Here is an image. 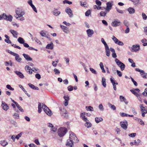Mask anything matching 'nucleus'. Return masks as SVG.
<instances>
[{"label":"nucleus","mask_w":147,"mask_h":147,"mask_svg":"<svg viewBox=\"0 0 147 147\" xmlns=\"http://www.w3.org/2000/svg\"><path fill=\"white\" fill-rule=\"evenodd\" d=\"M112 39L115 43H117V42L119 41V40L114 36H112Z\"/></svg>","instance_id":"46"},{"label":"nucleus","mask_w":147,"mask_h":147,"mask_svg":"<svg viewBox=\"0 0 147 147\" xmlns=\"http://www.w3.org/2000/svg\"><path fill=\"white\" fill-rule=\"evenodd\" d=\"M60 13V12L57 9L55 10L53 12V14L55 16H57Z\"/></svg>","instance_id":"33"},{"label":"nucleus","mask_w":147,"mask_h":147,"mask_svg":"<svg viewBox=\"0 0 147 147\" xmlns=\"http://www.w3.org/2000/svg\"><path fill=\"white\" fill-rule=\"evenodd\" d=\"M67 130L65 127H60L58 131V135L60 137L64 136L67 132Z\"/></svg>","instance_id":"2"},{"label":"nucleus","mask_w":147,"mask_h":147,"mask_svg":"<svg viewBox=\"0 0 147 147\" xmlns=\"http://www.w3.org/2000/svg\"><path fill=\"white\" fill-rule=\"evenodd\" d=\"M12 17L10 15L7 16L5 14L3 13L2 15H0V20L4 19L6 20L7 21H12Z\"/></svg>","instance_id":"4"},{"label":"nucleus","mask_w":147,"mask_h":147,"mask_svg":"<svg viewBox=\"0 0 147 147\" xmlns=\"http://www.w3.org/2000/svg\"><path fill=\"white\" fill-rule=\"evenodd\" d=\"M74 142H72V140L70 139H68L67 140V143L66 145L69 147H72L73 145Z\"/></svg>","instance_id":"19"},{"label":"nucleus","mask_w":147,"mask_h":147,"mask_svg":"<svg viewBox=\"0 0 147 147\" xmlns=\"http://www.w3.org/2000/svg\"><path fill=\"white\" fill-rule=\"evenodd\" d=\"M85 125L87 128H89L91 127V124L90 123L86 121V122L85 124Z\"/></svg>","instance_id":"42"},{"label":"nucleus","mask_w":147,"mask_h":147,"mask_svg":"<svg viewBox=\"0 0 147 147\" xmlns=\"http://www.w3.org/2000/svg\"><path fill=\"white\" fill-rule=\"evenodd\" d=\"M28 85L32 88L33 89L35 88V86L34 85L30 83H29L28 84Z\"/></svg>","instance_id":"59"},{"label":"nucleus","mask_w":147,"mask_h":147,"mask_svg":"<svg viewBox=\"0 0 147 147\" xmlns=\"http://www.w3.org/2000/svg\"><path fill=\"white\" fill-rule=\"evenodd\" d=\"M42 108L48 115L51 116L52 115V113L51 110L45 105V104L42 105Z\"/></svg>","instance_id":"5"},{"label":"nucleus","mask_w":147,"mask_h":147,"mask_svg":"<svg viewBox=\"0 0 147 147\" xmlns=\"http://www.w3.org/2000/svg\"><path fill=\"white\" fill-rule=\"evenodd\" d=\"M9 39V38L5 39V41L7 43L11 44V42Z\"/></svg>","instance_id":"63"},{"label":"nucleus","mask_w":147,"mask_h":147,"mask_svg":"<svg viewBox=\"0 0 147 147\" xmlns=\"http://www.w3.org/2000/svg\"><path fill=\"white\" fill-rule=\"evenodd\" d=\"M15 56L16 57V60L18 62H20L22 60V59L20 57L19 55L18 54Z\"/></svg>","instance_id":"38"},{"label":"nucleus","mask_w":147,"mask_h":147,"mask_svg":"<svg viewBox=\"0 0 147 147\" xmlns=\"http://www.w3.org/2000/svg\"><path fill=\"white\" fill-rule=\"evenodd\" d=\"M124 24L127 27H128L129 24L128 21L126 20H124L123 22Z\"/></svg>","instance_id":"58"},{"label":"nucleus","mask_w":147,"mask_h":147,"mask_svg":"<svg viewBox=\"0 0 147 147\" xmlns=\"http://www.w3.org/2000/svg\"><path fill=\"white\" fill-rule=\"evenodd\" d=\"M128 11L130 14H133L135 12L134 9L132 7H129L127 9Z\"/></svg>","instance_id":"30"},{"label":"nucleus","mask_w":147,"mask_h":147,"mask_svg":"<svg viewBox=\"0 0 147 147\" xmlns=\"http://www.w3.org/2000/svg\"><path fill=\"white\" fill-rule=\"evenodd\" d=\"M121 24V22L117 19H115V20L111 23L112 26L115 27L120 26Z\"/></svg>","instance_id":"9"},{"label":"nucleus","mask_w":147,"mask_h":147,"mask_svg":"<svg viewBox=\"0 0 147 147\" xmlns=\"http://www.w3.org/2000/svg\"><path fill=\"white\" fill-rule=\"evenodd\" d=\"M36 78L38 79H40L41 78V76L40 74H37L35 75Z\"/></svg>","instance_id":"62"},{"label":"nucleus","mask_w":147,"mask_h":147,"mask_svg":"<svg viewBox=\"0 0 147 147\" xmlns=\"http://www.w3.org/2000/svg\"><path fill=\"white\" fill-rule=\"evenodd\" d=\"M138 122L141 125H144V122L141 119H139L138 120Z\"/></svg>","instance_id":"53"},{"label":"nucleus","mask_w":147,"mask_h":147,"mask_svg":"<svg viewBox=\"0 0 147 147\" xmlns=\"http://www.w3.org/2000/svg\"><path fill=\"white\" fill-rule=\"evenodd\" d=\"M67 88L68 90L69 91H71L73 89V87L71 86H68Z\"/></svg>","instance_id":"64"},{"label":"nucleus","mask_w":147,"mask_h":147,"mask_svg":"<svg viewBox=\"0 0 147 147\" xmlns=\"http://www.w3.org/2000/svg\"><path fill=\"white\" fill-rule=\"evenodd\" d=\"M140 107L141 112L142 116L143 117H144L145 114L147 113V107L146 106L144 107L142 105H140Z\"/></svg>","instance_id":"6"},{"label":"nucleus","mask_w":147,"mask_h":147,"mask_svg":"<svg viewBox=\"0 0 147 147\" xmlns=\"http://www.w3.org/2000/svg\"><path fill=\"white\" fill-rule=\"evenodd\" d=\"M22 135V132L20 133L19 134H18L17 135H16L15 138L16 139L18 140L19 139V138Z\"/></svg>","instance_id":"52"},{"label":"nucleus","mask_w":147,"mask_h":147,"mask_svg":"<svg viewBox=\"0 0 147 147\" xmlns=\"http://www.w3.org/2000/svg\"><path fill=\"white\" fill-rule=\"evenodd\" d=\"M64 4L67 3L69 4H72V2L71 1H69L68 0H64L63 1Z\"/></svg>","instance_id":"49"},{"label":"nucleus","mask_w":147,"mask_h":147,"mask_svg":"<svg viewBox=\"0 0 147 147\" xmlns=\"http://www.w3.org/2000/svg\"><path fill=\"white\" fill-rule=\"evenodd\" d=\"M143 72H143L140 73L141 76L144 78H147V74L145 73L144 71Z\"/></svg>","instance_id":"37"},{"label":"nucleus","mask_w":147,"mask_h":147,"mask_svg":"<svg viewBox=\"0 0 147 147\" xmlns=\"http://www.w3.org/2000/svg\"><path fill=\"white\" fill-rule=\"evenodd\" d=\"M80 5L82 6H84L87 7L88 6V5L87 2L86 1V0H85L84 2L81 1L80 2Z\"/></svg>","instance_id":"15"},{"label":"nucleus","mask_w":147,"mask_h":147,"mask_svg":"<svg viewBox=\"0 0 147 147\" xmlns=\"http://www.w3.org/2000/svg\"><path fill=\"white\" fill-rule=\"evenodd\" d=\"M69 138L74 142V143H78L79 141V140L76 136V135L73 132H71L69 134Z\"/></svg>","instance_id":"3"},{"label":"nucleus","mask_w":147,"mask_h":147,"mask_svg":"<svg viewBox=\"0 0 147 147\" xmlns=\"http://www.w3.org/2000/svg\"><path fill=\"white\" fill-rule=\"evenodd\" d=\"M91 11L90 10H88L85 13V14L86 16H89L91 14Z\"/></svg>","instance_id":"44"},{"label":"nucleus","mask_w":147,"mask_h":147,"mask_svg":"<svg viewBox=\"0 0 147 147\" xmlns=\"http://www.w3.org/2000/svg\"><path fill=\"white\" fill-rule=\"evenodd\" d=\"M18 40V42L20 44H23L24 42V39L21 37H19Z\"/></svg>","instance_id":"36"},{"label":"nucleus","mask_w":147,"mask_h":147,"mask_svg":"<svg viewBox=\"0 0 147 147\" xmlns=\"http://www.w3.org/2000/svg\"><path fill=\"white\" fill-rule=\"evenodd\" d=\"M46 48L49 49H52L53 48V45L52 42L48 44L46 47Z\"/></svg>","instance_id":"22"},{"label":"nucleus","mask_w":147,"mask_h":147,"mask_svg":"<svg viewBox=\"0 0 147 147\" xmlns=\"http://www.w3.org/2000/svg\"><path fill=\"white\" fill-rule=\"evenodd\" d=\"M130 91L132 93L136 96H138L139 94L136 91L139 92L140 91V90L138 88H135L134 90H131Z\"/></svg>","instance_id":"14"},{"label":"nucleus","mask_w":147,"mask_h":147,"mask_svg":"<svg viewBox=\"0 0 147 147\" xmlns=\"http://www.w3.org/2000/svg\"><path fill=\"white\" fill-rule=\"evenodd\" d=\"M0 144L3 146H5L8 144V142L5 140H1L0 142Z\"/></svg>","instance_id":"27"},{"label":"nucleus","mask_w":147,"mask_h":147,"mask_svg":"<svg viewBox=\"0 0 147 147\" xmlns=\"http://www.w3.org/2000/svg\"><path fill=\"white\" fill-rule=\"evenodd\" d=\"M119 99L121 102H124L126 104H127L128 103L126 98L123 96H120Z\"/></svg>","instance_id":"21"},{"label":"nucleus","mask_w":147,"mask_h":147,"mask_svg":"<svg viewBox=\"0 0 147 147\" xmlns=\"http://www.w3.org/2000/svg\"><path fill=\"white\" fill-rule=\"evenodd\" d=\"M132 49V51L136 52L140 50V46L138 45H133Z\"/></svg>","instance_id":"11"},{"label":"nucleus","mask_w":147,"mask_h":147,"mask_svg":"<svg viewBox=\"0 0 147 147\" xmlns=\"http://www.w3.org/2000/svg\"><path fill=\"white\" fill-rule=\"evenodd\" d=\"M95 120L96 123H98L103 120V119L102 117H96L95 118Z\"/></svg>","instance_id":"29"},{"label":"nucleus","mask_w":147,"mask_h":147,"mask_svg":"<svg viewBox=\"0 0 147 147\" xmlns=\"http://www.w3.org/2000/svg\"><path fill=\"white\" fill-rule=\"evenodd\" d=\"M116 44L121 46H123L124 45L123 43L122 42L119 40L117 42V43H116Z\"/></svg>","instance_id":"60"},{"label":"nucleus","mask_w":147,"mask_h":147,"mask_svg":"<svg viewBox=\"0 0 147 147\" xmlns=\"http://www.w3.org/2000/svg\"><path fill=\"white\" fill-rule=\"evenodd\" d=\"M86 110L88 111H93L94 110L93 108L90 106H89L88 107H86Z\"/></svg>","instance_id":"40"},{"label":"nucleus","mask_w":147,"mask_h":147,"mask_svg":"<svg viewBox=\"0 0 147 147\" xmlns=\"http://www.w3.org/2000/svg\"><path fill=\"white\" fill-rule=\"evenodd\" d=\"M120 125L122 128L126 130L127 128L128 125L127 121L125 120L123 121H121L120 123Z\"/></svg>","instance_id":"8"},{"label":"nucleus","mask_w":147,"mask_h":147,"mask_svg":"<svg viewBox=\"0 0 147 147\" xmlns=\"http://www.w3.org/2000/svg\"><path fill=\"white\" fill-rule=\"evenodd\" d=\"M102 85L104 87H106V79L105 78L103 77L102 78Z\"/></svg>","instance_id":"32"},{"label":"nucleus","mask_w":147,"mask_h":147,"mask_svg":"<svg viewBox=\"0 0 147 147\" xmlns=\"http://www.w3.org/2000/svg\"><path fill=\"white\" fill-rule=\"evenodd\" d=\"M35 41L39 45H41V42L36 38L35 37L34 38Z\"/></svg>","instance_id":"48"},{"label":"nucleus","mask_w":147,"mask_h":147,"mask_svg":"<svg viewBox=\"0 0 147 147\" xmlns=\"http://www.w3.org/2000/svg\"><path fill=\"white\" fill-rule=\"evenodd\" d=\"M40 34L42 36L45 37L46 36V34L44 31H41L40 32Z\"/></svg>","instance_id":"55"},{"label":"nucleus","mask_w":147,"mask_h":147,"mask_svg":"<svg viewBox=\"0 0 147 147\" xmlns=\"http://www.w3.org/2000/svg\"><path fill=\"white\" fill-rule=\"evenodd\" d=\"M107 48H105L106 55L108 57L110 55V51L109 47H107Z\"/></svg>","instance_id":"31"},{"label":"nucleus","mask_w":147,"mask_h":147,"mask_svg":"<svg viewBox=\"0 0 147 147\" xmlns=\"http://www.w3.org/2000/svg\"><path fill=\"white\" fill-rule=\"evenodd\" d=\"M86 113L85 112H83L82 113H81L80 114V117L84 121L86 122V121L87 120V118L86 116H85V115Z\"/></svg>","instance_id":"17"},{"label":"nucleus","mask_w":147,"mask_h":147,"mask_svg":"<svg viewBox=\"0 0 147 147\" xmlns=\"http://www.w3.org/2000/svg\"><path fill=\"white\" fill-rule=\"evenodd\" d=\"M86 32L88 37L91 36L94 33V32L92 30L88 29L86 30Z\"/></svg>","instance_id":"16"},{"label":"nucleus","mask_w":147,"mask_h":147,"mask_svg":"<svg viewBox=\"0 0 147 147\" xmlns=\"http://www.w3.org/2000/svg\"><path fill=\"white\" fill-rule=\"evenodd\" d=\"M16 106L20 111L22 112H23L24 111L23 109L18 104H17Z\"/></svg>","instance_id":"43"},{"label":"nucleus","mask_w":147,"mask_h":147,"mask_svg":"<svg viewBox=\"0 0 147 147\" xmlns=\"http://www.w3.org/2000/svg\"><path fill=\"white\" fill-rule=\"evenodd\" d=\"M1 107L5 111H7L9 108V106L4 101L2 102Z\"/></svg>","instance_id":"10"},{"label":"nucleus","mask_w":147,"mask_h":147,"mask_svg":"<svg viewBox=\"0 0 147 147\" xmlns=\"http://www.w3.org/2000/svg\"><path fill=\"white\" fill-rule=\"evenodd\" d=\"M101 41L103 44L104 45L105 48H107V47H108L107 44L106 42L105 41L104 39L103 38H102L101 39Z\"/></svg>","instance_id":"41"},{"label":"nucleus","mask_w":147,"mask_h":147,"mask_svg":"<svg viewBox=\"0 0 147 147\" xmlns=\"http://www.w3.org/2000/svg\"><path fill=\"white\" fill-rule=\"evenodd\" d=\"M113 1L108 2L106 3L107 7H105V10L109 12L111 9L112 5H113Z\"/></svg>","instance_id":"7"},{"label":"nucleus","mask_w":147,"mask_h":147,"mask_svg":"<svg viewBox=\"0 0 147 147\" xmlns=\"http://www.w3.org/2000/svg\"><path fill=\"white\" fill-rule=\"evenodd\" d=\"M110 80L113 85L114 90H116V87L115 84L117 85L118 84V83L117 82L115 83V81H114L112 78H110Z\"/></svg>","instance_id":"18"},{"label":"nucleus","mask_w":147,"mask_h":147,"mask_svg":"<svg viewBox=\"0 0 147 147\" xmlns=\"http://www.w3.org/2000/svg\"><path fill=\"white\" fill-rule=\"evenodd\" d=\"M16 74L21 78H23L24 77V76L23 74L21 72L18 71H15Z\"/></svg>","instance_id":"24"},{"label":"nucleus","mask_w":147,"mask_h":147,"mask_svg":"<svg viewBox=\"0 0 147 147\" xmlns=\"http://www.w3.org/2000/svg\"><path fill=\"white\" fill-rule=\"evenodd\" d=\"M6 88L10 90H14V88H12L11 87V86L9 85H7L6 86Z\"/></svg>","instance_id":"50"},{"label":"nucleus","mask_w":147,"mask_h":147,"mask_svg":"<svg viewBox=\"0 0 147 147\" xmlns=\"http://www.w3.org/2000/svg\"><path fill=\"white\" fill-rule=\"evenodd\" d=\"M16 13L17 16H16V17L17 19H18L19 18L21 17L20 20L21 21H23L24 20V18L22 16L24 14V12L22 11L21 8H18L16 10Z\"/></svg>","instance_id":"1"},{"label":"nucleus","mask_w":147,"mask_h":147,"mask_svg":"<svg viewBox=\"0 0 147 147\" xmlns=\"http://www.w3.org/2000/svg\"><path fill=\"white\" fill-rule=\"evenodd\" d=\"M14 117L16 119H18L19 118V114L17 113H15L13 115Z\"/></svg>","instance_id":"54"},{"label":"nucleus","mask_w":147,"mask_h":147,"mask_svg":"<svg viewBox=\"0 0 147 147\" xmlns=\"http://www.w3.org/2000/svg\"><path fill=\"white\" fill-rule=\"evenodd\" d=\"M109 12V11H107L106 10H105V11H101L100 13V14L101 16L105 17L106 16V14Z\"/></svg>","instance_id":"28"},{"label":"nucleus","mask_w":147,"mask_h":147,"mask_svg":"<svg viewBox=\"0 0 147 147\" xmlns=\"http://www.w3.org/2000/svg\"><path fill=\"white\" fill-rule=\"evenodd\" d=\"M25 69L26 71L29 73L30 74H32V69L31 68L29 67V65H27L25 67Z\"/></svg>","instance_id":"13"},{"label":"nucleus","mask_w":147,"mask_h":147,"mask_svg":"<svg viewBox=\"0 0 147 147\" xmlns=\"http://www.w3.org/2000/svg\"><path fill=\"white\" fill-rule=\"evenodd\" d=\"M61 114L62 116H64L65 117H67V112L64 109H63V111H61Z\"/></svg>","instance_id":"26"},{"label":"nucleus","mask_w":147,"mask_h":147,"mask_svg":"<svg viewBox=\"0 0 147 147\" xmlns=\"http://www.w3.org/2000/svg\"><path fill=\"white\" fill-rule=\"evenodd\" d=\"M9 31L12 34L14 37L16 38L17 37L18 33L16 31L12 30H11Z\"/></svg>","instance_id":"20"},{"label":"nucleus","mask_w":147,"mask_h":147,"mask_svg":"<svg viewBox=\"0 0 147 147\" xmlns=\"http://www.w3.org/2000/svg\"><path fill=\"white\" fill-rule=\"evenodd\" d=\"M131 1L134 3V4H137L139 2V0H131Z\"/></svg>","instance_id":"56"},{"label":"nucleus","mask_w":147,"mask_h":147,"mask_svg":"<svg viewBox=\"0 0 147 147\" xmlns=\"http://www.w3.org/2000/svg\"><path fill=\"white\" fill-rule=\"evenodd\" d=\"M117 75L119 77H121L122 76V74L121 72L120 71H119L118 70H117Z\"/></svg>","instance_id":"61"},{"label":"nucleus","mask_w":147,"mask_h":147,"mask_svg":"<svg viewBox=\"0 0 147 147\" xmlns=\"http://www.w3.org/2000/svg\"><path fill=\"white\" fill-rule=\"evenodd\" d=\"M90 70L92 73L95 74H97L96 71L93 68H90Z\"/></svg>","instance_id":"45"},{"label":"nucleus","mask_w":147,"mask_h":147,"mask_svg":"<svg viewBox=\"0 0 147 147\" xmlns=\"http://www.w3.org/2000/svg\"><path fill=\"white\" fill-rule=\"evenodd\" d=\"M95 2L96 4L98 6H100L101 5V2L99 0H96Z\"/></svg>","instance_id":"51"},{"label":"nucleus","mask_w":147,"mask_h":147,"mask_svg":"<svg viewBox=\"0 0 147 147\" xmlns=\"http://www.w3.org/2000/svg\"><path fill=\"white\" fill-rule=\"evenodd\" d=\"M100 67L101 69L102 70V72L105 73L106 72L104 68V65L102 63L100 62Z\"/></svg>","instance_id":"35"},{"label":"nucleus","mask_w":147,"mask_h":147,"mask_svg":"<svg viewBox=\"0 0 147 147\" xmlns=\"http://www.w3.org/2000/svg\"><path fill=\"white\" fill-rule=\"evenodd\" d=\"M66 12L68 14L69 17H72L73 15L72 12L71 10L69 8H67L65 9Z\"/></svg>","instance_id":"12"},{"label":"nucleus","mask_w":147,"mask_h":147,"mask_svg":"<svg viewBox=\"0 0 147 147\" xmlns=\"http://www.w3.org/2000/svg\"><path fill=\"white\" fill-rule=\"evenodd\" d=\"M118 65L120 67L121 71L123 70L125 68V64L122 62L119 63V64Z\"/></svg>","instance_id":"23"},{"label":"nucleus","mask_w":147,"mask_h":147,"mask_svg":"<svg viewBox=\"0 0 147 147\" xmlns=\"http://www.w3.org/2000/svg\"><path fill=\"white\" fill-rule=\"evenodd\" d=\"M142 15L143 18L144 20H146L147 19V16H146V15L145 14V13H142Z\"/></svg>","instance_id":"57"},{"label":"nucleus","mask_w":147,"mask_h":147,"mask_svg":"<svg viewBox=\"0 0 147 147\" xmlns=\"http://www.w3.org/2000/svg\"><path fill=\"white\" fill-rule=\"evenodd\" d=\"M142 94L145 96H147V88L145 89L144 92L142 93Z\"/></svg>","instance_id":"47"},{"label":"nucleus","mask_w":147,"mask_h":147,"mask_svg":"<svg viewBox=\"0 0 147 147\" xmlns=\"http://www.w3.org/2000/svg\"><path fill=\"white\" fill-rule=\"evenodd\" d=\"M60 26L64 32L65 33H67L68 32V30L67 29L66 27L63 25H61Z\"/></svg>","instance_id":"34"},{"label":"nucleus","mask_w":147,"mask_h":147,"mask_svg":"<svg viewBox=\"0 0 147 147\" xmlns=\"http://www.w3.org/2000/svg\"><path fill=\"white\" fill-rule=\"evenodd\" d=\"M142 42L143 43V45L144 46H146L147 45V40L145 39H144L142 40H141Z\"/></svg>","instance_id":"39"},{"label":"nucleus","mask_w":147,"mask_h":147,"mask_svg":"<svg viewBox=\"0 0 147 147\" xmlns=\"http://www.w3.org/2000/svg\"><path fill=\"white\" fill-rule=\"evenodd\" d=\"M23 55L24 57L28 61H32V59L31 57H30L29 56L26 54H23Z\"/></svg>","instance_id":"25"}]
</instances>
